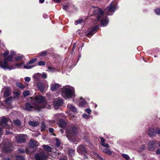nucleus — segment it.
Here are the masks:
<instances>
[{"label":"nucleus","mask_w":160,"mask_h":160,"mask_svg":"<svg viewBox=\"0 0 160 160\" xmlns=\"http://www.w3.org/2000/svg\"><path fill=\"white\" fill-rule=\"evenodd\" d=\"M93 8H95L93 10L94 14L97 16V20L94 21L93 24L95 25L97 23V21H101V25L103 27L106 26L108 24V19L107 17L104 16L103 12L101 9L95 7Z\"/></svg>","instance_id":"nucleus-1"},{"label":"nucleus","mask_w":160,"mask_h":160,"mask_svg":"<svg viewBox=\"0 0 160 160\" xmlns=\"http://www.w3.org/2000/svg\"><path fill=\"white\" fill-rule=\"evenodd\" d=\"M62 95L65 99L72 98L75 96L74 88L70 86H65L62 89Z\"/></svg>","instance_id":"nucleus-2"},{"label":"nucleus","mask_w":160,"mask_h":160,"mask_svg":"<svg viewBox=\"0 0 160 160\" xmlns=\"http://www.w3.org/2000/svg\"><path fill=\"white\" fill-rule=\"evenodd\" d=\"M78 128L73 127L67 128L66 130V136L68 139L72 141H77V133Z\"/></svg>","instance_id":"nucleus-3"},{"label":"nucleus","mask_w":160,"mask_h":160,"mask_svg":"<svg viewBox=\"0 0 160 160\" xmlns=\"http://www.w3.org/2000/svg\"><path fill=\"white\" fill-rule=\"evenodd\" d=\"M45 107L44 106H41L40 104L36 103H27L24 106V109L27 111H32L35 110L37 111H40L42 108Z\"/></svg>","instance_id":"nucleus-4"},{"label":"nucleus","mask_w":160,"mask_h":160,"mask_svg":"<svg viewBox=\"0 0 160 160\" xmlns=\"http://www.w3.org/2000/svg\"><path fill=\"white\" fill-rule=\"evenodd\" d=\"M12 56L9 55L7 57L5 58L3 61H1L0 63V66L4 69H7L11 70L15 68L13 65L10 66L8 63V62L12 61Z\"/></svg>","instance_id":"nucleus-5"},{"label":"nucleus","mask_w":160,"mask_h":160,"mask_svg":"<svg viewBox=\"0 0 160 160\" xmlns=\"http://www.w3.org/2000/svg\"><path fill=\"white\" fill-rule=\"evenodd\" d=\"M116 2L113 1L110 3V4L108 7L105 10V12L108 15H111L109 12L113 13L116 9Z\"/></svg>","instance_id":"nucleus-6"},{"label":"nucleus","mask_w":160,"mask_h":160,"mask_svg":"<svg viewBox=\"0 0 160 160\" xmlns=\"http://www.w3.org/2000/svg\"><path fill=\"white\" fill-rule=\"evenodd\" d=\"M9 120L8 118L3 117L0 121V125L5 128H9L10 125L9 123Z\"/></svg>","instance_id":"nucleus-7"},{"label":"nucleus","mask_w":160,"mask_h":160,"mask_svg":"<svg viewBox=\"0 0 160 160\" xmlns=\"http://www.w3.org/2000/svg\"><path fill=\"white\" fill-rule=\"evenodd\" d=\"M157 142L155 140H152L149 142L148 148L149 150L153 151L155 149Z\"/></svg>","instance_id":"nucleus-8"},{"label":"nucleus","mask_w":160,"mask_h":160,"mask_svg":"<svg viewBox=\"0 0 160 160\" xmlns=\"http://www.w3.org/2000/svg\"><path fill=\"white\" fill-rule=\"evenodd\" d=\"M37 86L40 91L42 92H43L44 89L48 87V85L47 82L45 81L44 83L41 82L38 83Z\"/></svg>","instance_id":"nucleus-9"},{"label":"nucleus","mask_w":160,"mask_h":160,"mask_svg":"<svg viewBox=\"0 0 160 160\" xmlns=\"http://www.w3.org/2000/svg\"><path fill=\"white\" fill-rule=\"evenodd\" d=\"M18 143L24 142L26 140V136L24 134H18L15 137Z\"/></svg>","instance_id":"nucleus-10"},{"label":"nucleus","mask_w":160,"mask_h":160,"mask_svg":"<svg viewBox=\"0 0 160 160\" xmlns=\"http://www.w3.org/2000/svg\"><path fill=\"white\" fill-rule=\"evenodd\" d=\"M63 103V100L60 98H57L53 102V105L56 109L58 108Z\"/></svg>","instance_id":"nucleus-11"},{"label":"nucleus","mask_w":160,"mask_h":160,"mask_svg":"<svg viewBox=\"0 0 160 160\" xmlns=\"http://www.w3.org/2000/svg\"><path fill=\"white\" fill-rule=\"evenodd\" d=\"M35 100L36 102L38 103H37V104H40V105H41V106H45V107H44V108H46V105H42L41 104V103L44 100V99L43 97L42 96H37L35 98Z\"/></svg>","instance_id":"nucleus-12"},{"label":"nucleus","mask_w":160,"mask_h":160,"mask_svg":"<svg viewBox=\"0 0 160 160\" xmlns=\"http://www.w3.org/2000/svg\"><path fill=\"white\" fill-rule=\"evenodd\" d=\"M77 152L80 154L84 155L87 152L86 148L83 145H80L78 147Z\"/></svg>","instance_id":"nucleus-13"},{"label":"nucleus","mask_w":160,"mask_h":160,"mask_svg":"<svg viewBox=\"0 0 160 160\" xmlns=\"http://www.w3.org/2000/svg\"><path fill=\"white\" fill-rule=\"evenodd\" d=\"M12 146L11 143L9 141H7L5 143L3 144V146H2L3 149L6 152H9L11 150L10 148Z\"/></svg>","instance_id":"nucleus-14"},{"label":"nucleus","mask_w":160,"mask_h":160,"mask_svg":"<svg viewBox=\"0 0 160 160\" xmlns=\"http://www.w3.org/2000/svg\"><path fill=\"white\" fill-rule=\"evenodd\" d=\"M37 59L36 58H33L30 60L27 64L26 65L24 66L25 68L30 69L34 67L35 66L31 65V64L34 63L36 61Z\"/></svg>","instance_id":"nucleus-15"},{"label":"nucleus","mask_w":160,"mask_h":160,"mask_svg":"<svg viewBox=\"0 0 160 160\" xmlns=\"http://www.w3.org/2000/svg\"><path fill=\"white\" fill-rule=\"evenodd\" d=\"M99 28V26L98 25L93 26V27H92L91 30L90 31H89L87 34V36L90 37V36L92 35L97 32V29Z\"/></svg>","instance_id":"nucleus-16"},{"label":"nucleus","mask_w":160,"mask_h":160,"mask_svg":"<svg viewBox=\"0 0 160 160\" xmlns=\"http://www.w3.org/2000/svg\"><path fill=\"white\" fill-rule=\"evenodd\" d=\"M47 157V155L44 153L39 155L38 153H36L35 155V157L36 160H45Z\"/></svg>","instance_id":"nucleus-17"},{"label":"nucleus","mask_w":160,"mask_h":160,"mask_svg":"<svg viewBox=\"0 0 160 160\" xmlns=\"http://www.w3.org/2000/svg\"><path fill=\"white\" fill-rule=\"evenodd\" d=\"M41 76L43 78H44L45 79L47 78V74L45 72H43L42 74L37 73L35 74H34L33 75V77H34V79L35 80L37 81L39 79V77Z\"/></svg>","instance_id":"nucleus-18"},{"label":"nucleus","mask_w":160,"mask_h":160,"mask_svg":"<svg viewBox=\"0 0 160 160\" xmlns=\"http://www.w3.org/2000/svg\"><path fill=\"white\" fill-rule=\"evenodd\" d=\"M148 133L150 137L154 136L156 134V130L153 128H150L148 129Z\"/></svg>","instance_id":"nucleus-19"},{"label":"nucleus","mask_w":160,"mask_h":160,"mask_svg":"<svg viewBox=\"0 0 160 160\" xmlns=\"http://www.w3.org/2000/svg\"><path fill=\"white\" fill-rule=\"evenodd\" d=\"M67 108L68 110H70L72 112H75L77 111V108L75 107L71 104H68L67 105Z\"/></svg>","instance_id":"nucleus-20"},{"label":"nucleus","mask_w":160,"mask_h":160,"mask_svg":"<svg viewBox=\"0 0 160 160\" xmlns=\"http://www.w3.org/2000/svg\"><path fill=\"white\" fill-rule=\"evenodd\" d=\"M60 87V85L58 83L53 84L51 85V89L52 91H56Z\"/></svg>","instance_id":"nucleus-21"},{"label":"nucleus","mask_w":160,"mask_h":160,"mask_svg":"<svg viewBox=\"0 0 160 160\" xmlns=\"http://www.w3.org/2000/svg\"><path fill=\"white\" fill-rule=\"evenodd\" d=\"M38 142L34 140L31 139L29 141V145L31 147L33 148L38 145Z\"/></svg>","instance_id":"nucleus-22"},{"label":"nucleus","mask_w":160,"mask_h":160,"mask_svg":"<svg viewBox=\"0 0 160 160\" xmlns=\"http://www.w3.org/2000/svg\"><path fill=\"white\" fill-rule=\"evenodd\" d=\"M59 125L62 128H65L66 126V122L62 119H60L59 121Z\"/></svg>","instance_id":"nucleus-23"},{"label":"nucleus","mask_w":160,"mask_h":160,"mask_svg":"<svg viewBox=\"0 0 160 160\" xmlns=\"http://www.w3.org/2000/svg\"><path fill=\"white\" fill-rule=\"evenodd\" d=\"M64 117V115L62 114L58 113L54 115V118L55 120H57L59 118Z\"/></svg>","instance_id":"nucleus-24"},{"label":"nucleus","mask_w":160,"mask_h":160,"mask_svg":"<svg viewBox=\"0 0 160 160\" xmlns=\"http://www.w3.org/2000/svg\"><path fill=\"white\" fill-rule=\"evenodd\" d=\"M81 101L79 103V106L80 107H83L87 105V102L84 100H82V98L81 97L80 98Z\"/></svg>","instance_id":"nucleus-25"},{"label":"nucleus","mask_w":160,"mask_h":160,"mask_svg":"<svg viewBox=\"0 0 160 160\" xmlns=\"http://www.w3.org/2000/svg\"><path fill=\"white\" fill-rule=\"evenodd\" d=\"M10 93V89L9 88H7L4 92V97H7L8 96Z\"/></svg>","instance_id":"nucleus-26"},{"label":"nucleus","mask_w":160,"mask_h":160,"mask_svg":"<svg viewBox=\"0 0 160 160\" xmlns=\"http://www.w3.org/2000/svg\"><path fill=\"white\" fill-rule=\"evenodd\" d=\"M28 124L29 125L31 126H32L34 127H36L38 126L39 123L37 122H32V121H29L28 122Z\"/></svg>","instance_id":"nucleus-27"},{"label":"nucleus","mask_w":160,"mask_h":160,"mask_svg":"<svg viewBox=\"0 0 160 160\" xmlns=\"http://www.w3.org/2000/svg\"><path fill=\"white\" fill-rule=\"evenodd\" d=\"M23 58V56L20 54L17 55L15 58V59L16 61L22 60Z\"/></svg>","instance_id":"nucleus-28"},{"label":"nucleus","mask_w":160,"mask_h":160,"mask_svg":"<svg viewBox=\"0 0 160 160\" xmlns=\"http://www.w3.org/2000/svg\"><path fill=\"white\" fill-rule=\"evenodd\" d=\"M102 151L103 152L108 154L109 155H111L112 154V152L108 148H103L102 149Z\"/></svg>","instance_id":"nucleus-29"},{"label":"nucleus","mask_w":160,"mask_h":160,"mask_svg":"<svg viewBox=\"0 0 160 160\" xmlns=\"http://www.w3.org/2000/svg\"><path fill=\"white\" fill-rule=\"evenodd\" d=\"M13 99L12 97H10L9 98H7L5 99V102L8 104H10L12 102Z\"/></svg>","instance_id":"nucleus-30"},{"label":"nucleus","mask_w":160,"mask_h":160,"mask_svg":"<svg viewBox=\"0 0 160 160\" xmlns=\"http://www.w3.org/2000/svg\"><path fill=\"white\" fill-rule=\"evenodd\" d=\"M43 147L48 152H51V148L50 147L47 145H43Z\"/></svg>","instance_id":"nucleus-31"},{"label":"nucleus","mask_w":160,"mask_h":160,"mask_svg":"<svg viewBox=\"0 0 160 160\" xmlns=\"http://www.w3.org/2000/svg\"><path fill=\"white\" fill-rule=\"evenodd\" d=\"M16 85L18 88L23 89L25 88V87L23 85L19 82H17L16 83Z\"/></svg>","instance_id":"nucleus-32"},{"label":"nucleus","mask_w":160,"mask_h":160,"mask_svg":"<svg viewBox=\"0 0 160 160\" xmlns=\"http://www.w3.org/2000/svg\"><path fill=\"white\" fill-rule=\"evenodd\" d=\"M48 71L50 72H55L56 70V68L48 66Z\"/></svg>","instance_id":"nucleus-33"},{"label":"nucleus","mask_w":160,"mask_h":160,"mask_svg":"<svg viewBox=\"0 0 160 160\" xmlns=\"http://www.w3.org/2000/svg\"><path fill=\"white\" fill-rule=\"evenodd\" d=\"M94 154V157L96 158L99 159L100 160H103L102 158H101V157L97 153L95 152Z\"/></svg>","instance_id":"nucleus-34"},{"label":"nucleus","mask_w":160,"mask_h":160,"mask_svg":"<svg viewBox=\"0 0 160 160\" xmlns=\"http://www.w3.org/2000/svg\"><path fill=\"white\" fill-rule=\"evenodd\" d=\"M14 124L17 126H20L21 124V122L18 119H17L14 121Z\"/></svg>","instance_id":"nucleus-35"},{"label":"nucleus","mask_w":160,"mask_h":160,"mask_svg":"<svg viewBox=\"0 0 160 160\" xmlns=\"http://www.w3.org/2000/svg\"><path fill=\"white\" fill-rule=\"evenodd\" d=\"M83 22V21L82 19H79L76 21L75 22V25H77L78 24H81Z\"/></svg>","instance_id":"nucleus-36"},{"label":"nucleus","mask_w":160,"mask_h":160,"mask_svg":"<svg viewBox=\"0 0 160 160\" xmlns=\"http://www.w3.org/2000/svg\"><path fill=\"white\" fill-rule=\"evenodd\" d=\"M24 63L23 62H21L18 64H16V66L18 67L19 68H24V66L25 65H23Z\"/></svg>","instance_id":"nucleus-37"},{"label":"nucleus","mask_w":160,"mask_h":160,"mask_svg":"<svg viewBox=\"0 0 160 160\" xmlns=\"http://www.w3.org/2000/svg\"><path fill=\"white\" fill-rule=\"evenodd\" d=\"M122 155L126 160H128L130 159L129 156L127 154L124 153H122Z\"/></svg>","instance_id":"nucleus-38"},{"label":"nucleus","mask_w":160,"mask_h":160,"mask_svg":"<svg viewBox=\"0 0 160 160\" xmlns=\"http://www.w3.org/2000/svg\"><path fill=\"white\" fill-rule=\"evenodd\" d=\"M25 158L22 156H16V158L15 160H24Z\"/></svg>","instance_id":"nucleus-39"},{"label":"nucleus","mask_w":160,"mask_h":160,"mask_svg":"<svg viewBox=\"0 0 160 160\" xmlns=\"http://www.w3.org/2000/svg\"><path fill=\"white\" fill-rule=\"evenodd\" d=\"M47 52V51H43L39 53V55L40 56H43L46 55Z\"/></svg>","instance_id":"nucleus-40"},{"label":"nucleus","mask_w":160,"mask_h":160,"mask_svg":"<svg viewBox=\"0 0 160 160\" xmlns=\"http://www.w3.org/2000/svg\"><path fill=\"white\" fill-rule=\"evenodd\" d=\"M46 127L45 124V123L43 122H42L41 123V130H44L46 128Z\"/></svg>","instance_id":"nucleus-41"},{"label":"nucleus","mask_w":160,"mask_h":160,"mask_svg":"<svg viewBox=\"0 0 160 160\" xmlns=\"http://www.w3.org/2000/svg\"><path fill=\"white\" fill-rule=\"evenodd\" d=\"M56 142L55 144V146L57 147H58L60 145V142L59 140L57 138L56 139Z\"/></svg>","instance_id":"nucleus-42"},{"label":"nucleus","mask_w":160,"mask_h":160,"mask_svg":"<svg viewBox=\"0 0 160 160\" xmlns=\"http://www.w3.org/2000/svg\"><path fill=\"white\" fill-rule=\"evenodd\" d=\"M29 93H30L29 91H24L23 92V96L25 97L28 96L29 94Z\"/></svg>","instance_id":"nucleus-43"},{"label":"nucleus","mask_w":160,"mask_h":160,"mask_svg":"<svg viewBox=\"0 0 160 160\" xmlns=\"http://www.w3.org/2000/svg\"><path fill=\"white\" fill-rule=\"evenodd\" d=\"M38 64L40 66H44L45 65V62L43 61H39L38 62Z\"/></svg>","instance_id":"nucleus-44"},{"label":"nucleus","mask_w":160,"mask_h":160,"mask_svg":"<svg viewBox=\"0 0 160 160\" xmlns=\"http://www.w3.org/2000/svg\"><path fill=\"white\" fill-rule=\"evenodd\" d=\"M74 153V151L72 149H70L68 151V153L70 155L72 156Z\"/></svg>","instance_id":"nucleus-45"},{"label":"nucleus","mask_w":160,"mask_h":160,"mask_svg":"<svg viewBox=\"0 0 160 160\" xmlns=\"http://www.w3.org/2000/svg\"><path fill=\"white\" fill-rule=\"evenodd\" d=\"M145 148V146L144 145H143L141 146L139 148V150L140 152L142 151V150H144Z\"/></svg>","instance_id":"nucleus-46"},{"label":"nucleus","mask_w":160,"mask_h":160,"mask_svg":"<svg viewBox=\"0 0 160 160\" xmlns=\"http://www.w3.org/2000/svg\"><path fill=\"white\" fill-rule=\"evenodd\" d=\"M156 13L158 15H160V9H157L155 10Z\"/></svg>","instance_id":"nucleus-47"},{"label":"nucleus","mask_w":160,"mask_h":160,"mask_svg":"<svg viewBox=\"0 0 160 160\" xmlns=\"http://www.w3.org/2000/svg\"><path fill=\"white\" fill-rule=\"evenodd\" d=\"M100 138L101 141L102 145L103 144H104L105 143V141L106 140L105 139L103 138L102 137H100Z\"/></svg>","instance_id":"nucleus-48"},{"label":"nucleus","mask_w":160,"mask_h":160,"mask_svg":"<svg viewBox=\"0 0 160 160\" xmlns=\"http://www.w3.org/2000/svg\"><path fill=\"white\" fill-rule=\"evenodd\" d=\"M85 111H86V112L88 114H90L91 112V110L89 108H87L86 109H85Z\"/></svg>","instance_id":"nucleus-49"},{"label":"nucleus","mask_w":160,"mask_h":160,"mask_svg":"<svg viewBox=\"0 0 160 160\" xmlns=\"http://www.w3.org/2000/svg\"><path fill=\"white\" fill-rule=\"evenodd\" d=\"M18 151L22 153H24L25 152V150L24 149H22V148H19L18 149Z\"/></svg>","instance_id":"nucleus-50"},{"label":"nucleus","mask_w":160,"mask_h":160,"mask_svg":"<svg viewBox=\"0 0 160 160\" xmlns=\"http://www.w3.org/2000/svg\"><path fill=\"white\" fill-rule=\"evenodd\" d=\"M62 8L64 10L67 11L68 8V6L67 5H63Z\"/></svg>","instance_id":"nucleus-51"},{"label":"nucleus","mask_w":160,"mask_h":160,"mask_svg":"<svg viewBox=\"0 0 160 160\" xmlns=\"http://www.w3.org/2000/svg\"><path fill=\"white\" fill-rule=\"evenodd\" d=\"M31 78H30L28 77H26L25 78V80L27 82H28L30 81Z\"/></svg>","instance_id":"nucleus-52"},{"label":"nucleus","mask_w":160,"mask_h":160,"mask_svg":"<svg viewBox=\"0 0 160 160\" xmlns=\"http://www.w3.org/2000/svg\"><path fill=\"white\" fill-rule=\"evenodd\" d=\"M102 145L105 147H107L108 148H109V146L108 143H105L104 144H103Z\"/></svg>","instance_id":"nucleus-53"},{"label":"nucleus","mask_w":160,"mask_h":160,"mask_svg":"<svg viewBox=\"0 0 160 160\" xmlns=\"http://www.w3.org/2000/svg\"><path fill=\"white\" fill-rule=\"evenodd\" d=\"M88 116H89V115H87L86 114H84L83 115V117L84 118H88Z\"/></svg>","instance_id":"nucleus-54"},{"label":"nucleus","mask_w":160,"mask_h":160,"mask_svg":"<svg viewBox=\"0 0 160 160\" xmlns=\"http://www.w3.org/2000/svg\"><path fill=\"white\" fill-rule=\"evenodd\" d=\"M9 53V52L8 51H6L3 54V55L5 57H6Z\"/></svg>","instance_id":"nucleus-55"},{"label":"nucleus","mask_w":160,"mask_h":160,"mask_svg":"<svg viewBox=\"0 0 160 160\" xmlns=\"http://www.w3.org/2000/svg\"><path fill=\"white\" fill-rule=\"evenodd\" d=\"M156 131L157 132V133L160 135V129L158 128H156Z\"/></svg>","instance_id":"nucleus-56"},{"label":"nucleus","mask_w":160,"mask_h":160,"mask_svg":"<svg viewBox=\"0 0 160 160\" xmlns=\"http://www.w3.org/2000/svg\"><path fill=\"white\" fill-rule=\"evenodd\" d=\"M15 54V52H14L12 51H11V52H10V55L11 56H12H12L13 55H14Z\"/></svg>","instance_id":"nucleus-57"},{"label":"nucleus","mask_w":160,"mask_h":160,"mask_svg":"<svg viewBox=\"0 0 160 160\" xmlns=\"http://www.w3.org/2000/svg\"><path fill=\"white\" fill-rule=\"evenodd\" d=\"M156 153L157 154H160V149H158L156 151Z\"/></svg>","instance_id":"nucleus-58"},{"label":"nucleus","mask_w":160,"mask_h":160,"mask_svg":"<svg viewBox=\"0 0 160 160\" xmlns=\"http://www.w3.org/2000/svg\"><path fill=\"white\" fill-rule=\"evenodd\" d=\"M3 133V131L2 128L0 127V136Z\"/></svg>","instance_id":"nucleus-59"},{"label":"nucleus","mask_w":160,"mask_h":160,"mask_svg":"<svg viewBox=\"0 0 160 160\" xmlns=\"http://www.w3.org/2000/svg\"><path fill=\"white\" fill-rule=\"evenodd\" d=\"M49 131L50 133H52L54 131V129L52 128H50L49 129Z\"/></svg>","instance_id":"nucleus-60"},{"label":"nucleus","mask_w":160,"mask_h":160,"mask_svg":"<svg viewBox=\"0 0 160 160\" xmlns=\"http://www.w3.org/2000/svg\"><path fill=\"white\" fill-rule=\"evenodd\" d=\"M39 2L41 3H43L44 2V0H39Z\"/></svg>","instance_id":"nucleus-61"},{"label":"nucleus","mask_w":160,"mask_h":160,"mask_svg":"<svg viewBox=\"0 0 160 160\" xmlns=\"http://www.w3.org/2000/svg\"><path fill=\"white\" fill-rule=\"evenodd\" d=\"M3 160H11L10 158H5Z\"/></svg>","instance_id":"nucleus-62"},{"label":"nucleus","mask_w":160,"mask_h":160,"mask_svg":"<svg viewBox=\"0 0 160 160\" xmlns=\"http://www.w3.org/2000/svg\"><path fill=\"white\" fill-rule=\"evenodd\" d=\"M54 1H56L58 2H60V0H53Z\"/></svg>","instance_id":"nucleus-63"},{"label":"nucleus","mask_w":160,"mask_h":160,"mask_svg":"<svg viewBox=\"0 0 160 160\" xmlns=\"http://www.w3.org/2000/svg\"><path fill=\"white\" fill-rule=\"evenodd\" d=\"M158 146L160 147V141L158 143Z\"/></svg>","instance_id":"nucleus-64"}]
</instances>
